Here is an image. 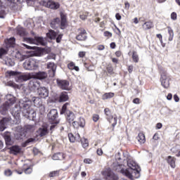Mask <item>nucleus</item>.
Masks as SVG:
<instances>
[{
	"instance_id": "44",
	"label": "nucleus",
	"mask_w": 180,
	"mask_h": 180,
	"mask_svg": "<svg viewBox=\"0 0 180 180\" xmlns=\"http://www.w3.org/2000/svg\"><path fill=\"white\" fill-rule=\"evenodd\" d=\"M36 139H33V138H30L28 139L24 143V147H26V146H27L30 143H33L35 141Z\"/></svg>"
},
{
	"instance_id": "34",
	"label": "nucleus",
	"mask_w": 180,
	"mask_h": 180,
	"mask_svg": "<svg viewBox=\"0 0 180 180\" xmlns=\"http://www.w3.org/2000/svg\"><path fill=\"white\" fill-rule=\"evenodd\" d=\"M4 140L6 141V146H11V144H12V139H11V136L6 135L4 136Z\"/></svg>"
},
{
	"instance_id": "48",
	"label": "nucleus",
	"mask_w": 180,
	"mask_h": 180,
	"mask_svg": "<svg viewBox=\"0 0 180 180\" xmlns=\"http://www.w3.org/2000/svg\"><path fill=\"white\" fill-rule=\"evenodd\" d=\"M105 114L107 116V117H111L112 115H110V110L109 108H105L104 110Z\"/></svg>"
},
{
	"instance_id": "2",
	"label": "nucleus",
	"mask_w": 180,
	"mask_h": 180,
	"mask_svg": "<svg viewBox=\"0 0 180 180\" xmlns=\"http://www.w3.org/2000/svg\"><path fill=\"white\" fill-rule=\"evenodd\" d=\"M124 162L127 163L129 169H122L121 173L129 178V179H133L134 178H140V167L132 159H128L127 160H124Z\"/></svg>"
},
{
	"instance_id": "59",
	"label": "nucleus",
	"mask_w": 180,
	"mask_h": 180,
	"mask_svg": "<svg viewBox=\"0 0 180 180\" xmlns=\"http://www.w3.org/2000/svg\"><path fill=\"white\" fill-rule=\"evenodd\" d=\"M63 38V34H59L56 38V43H60L61 39Z\"/></svg>"
},
{
	"instance_id": "43",
	"label": "nucleus",
	"mask_w": 180,
	"mask_h": 180,
	"mask_svg": "<svg viewBox=\"0 0 180 180\" xmlns=\"http://www.w3.org/2000/svg\"><path fill=\"white\" fill-rule=\"evenodd\" d=\"M58 174H59V172L58 170L51 172L49 173V176H50V178H53V176H58Z\"/></svg>"
},
{
	"instance_id": "16",
	"label": "nucleus",
	"mask_w": 180,
	"mask_h": 180,
	"mask_svg": "<svg viewBox=\"0 0 180 180\" xmlns=\"http://www.w3.org/2000/svg\"><path fill=\"white\" fill-rule=\"evenodd\" d=\"M77 118V116H75V114L72 112V111H67L66 112V120L68 123H71L72 122H74L75 119Z\"/></svg>"
},
{
	"instance_id": "25",
	"label": "nucleus",
	"mask_w": 180,
	"mask_h": 180,
	"mask_svg": "<svg viewBox=\"0 0 180 180\" xmlns=\"http://www.w3.org/2000/svg\"><path fill=\"white\" fill-rule=\"evenodd\" d=\"M52 160L55 161H57L58 160H64V154H63L62 153H56L52 156Z\"/></svg>"
},
{
	"instance_id": "27",
	"label": "nucleus",
	"mask_w": 180,
	"mask_h": 180,
	"mask_svg": "<svg viewBox=\"0 0 180 180\" xmlns=\"http://www.w3.org/2000/svg\"><path fill=\"white\" fill-rule=\"evenodd\" d=\"M167 162L172 168H175V158L172 156L167 157Z\"/></svg>"
},
{
	"instance_id": "19",
	"label": "nucleus",
	"mask_w": 180,
	"mask_h": 180,
	"mask_svg": "<svg viewBox=\"0 0 180 180\" xmlns=\"http://www.w3.org/2000/svg\"><path fill=\"white\" fill-rule=\"evenodd\" d=\"M9 122L10 120L8 118H4L0 121V131H4L6 129V126H8Z\"/></svg>"
},
{
	"instance_id": "21",
	"label": "nucleus",
	"mask_w": 180,
	"mask_h": 180,
	"mask_svg": "<svg viewBox=\"0 0 180 180\" xmlns=\"http://www.w3.org/2000/svg\"><path fill=\"white\" fill-rule=\"evenodd\" d=\"M107 120L109 122V123L112 124V127H115V126H116V124H117V116L115 115L111 116V117H106Z\"/></svg>"
},
{
	"instance_id": "58",
	"label": "nucleus",
	"mask_w": 180,
	"mask_h": 180,
	"mask_svg": "<svg viewBox=\"0 0 180 180\" xmlns=\"http://www.w3.org/2000/svg\"><path fill=\"white\" fill-rule=\"evenodd\" d=\"M72 123L73 127L77 128V127L79 126V122H77V121H75V120H74L73 122H72Z\"/></svg>"
},
{
	"instance_id": "64",
	"label": "nucleus",
	"mask_w": 180,
	"mask_h": 180,
	"mask_svg": "<svg viewBox=\"0 0 180 180\" xmlns=\"http://www.w3.org/2000/svg\"><path fill=\"white\" fill-rule=\"evenodd\" d=\"M174 100L176 101V102H179V97L178 96V95L175 94L174 96Z\"/></svg>"
},
{
	"instance_id": "55",
	"label": "nucleus",
	"mask_w": 180,
	"mask_h": 180,
	"mask_svg": "<svg viewBox=\"0 0 180 180\" xmlns=\"http://www.w3.org/2000/svg\"><path fill=\"white\" fill-rule=\"evenodd\" d=\"M84 164H92L93 161L90 158H86L84 160Z\"/></svg>"
},
{
	"instance_id": "35",
	"label": "nucleus",
	"mask_w": 180,
	"mask_h": 180,
	"mask_svg": "<svg viewBox=\"0 0 180 180\" xmlns=\"http://www.w3.org/2000/svg\"><path fill=\"white\" fill-rule=\"evenodd\" d=\"M68 105H70V103H65L63 105L62 109L60 110V115H64V113H67V112H68V110H67V107L68 106Z\"/></svg>"
},
{
	"instance_id": "23",
	"label": "nucleus",
	"mask_w": 180,
	"mask_h": 180,
	"mask_svg": "<svg viewBox=\"0 0 180 180\" xmlns=\"http://www.w3.org/2000/svg\"><path fill=\"white\" fill-rule=\"evenodd\" d=\"M153 27H154V24L151 21L146 22L142 25L143 30H150V29H153Z\"/></svg>"
},
{
	"instance_id": "56",
	"label": "nucleus",
	"mask_w": 180,
	"mask_h": 180,
	"mask_svg": "<svg viewBox=\"0 0 180 180\" xmlns=\"http://www.w3.org/2000/svg\"><path fill=\"white\" fill-rule=\"evenodd\" d=\"M93 120L94 122H98L99 120V115L94 114L93 115Z\"/></svg>"
},
{
	"instance_id": "3",
	"label": "nucleus",
	"mask_w": 180,
	"mask_h": 180,
	"mask_svg": "<svg viewBox=\"0 0 180 180\" xmlns=\"http://www.w3.org/2000/svg\"><path fill=\"white\" fill-rule=\"evenodd\" d=\"M16 98L12 94H7L6 96V102L0 108V112L1 115H6V112L11 109V108L15 105Z\"/></svg>"
},
{
	"instance_id": "33",
	"label": "nucleus",
	"mask_w": 180,
	"mask_h": 180,
	"mask_svg": "<svg viewBox=\"0 0 180 180\" xmlns=\"http://www.w3.org/2000/svg\"><path fill=\"white\" fill-rule=\"evenodd\" d=\"M32 101L33 102L34 106H40V98L39 97H32Z\"/></svg>"
},
{
	"instance_id": "52",
	"label": "nucleus",
	"mask_w": 180,
	"mask_h": 180,
	"mask_svg": "<svg viewBox=\"0 0 180 180\" xmlns=\"http://www.w3.org/2000/svg\"><path fill=\"white\" fill-rule=\"evenodd\" d=\"M176 18H177L176 13H175V12L172 13L171 19L172 20H176Z\"/></svg>"
},
{
	"instance_id": "1",
	"label": "nucleus",
	"mask_w": 180,
	"mask_h": 180,
	"mask_svg": "<svg viewBox=\"0 0 180 180\" xmlns=\"http://www.w3.org/2000/svg\"><path fill=\"white\" fill-rule=\"evenodd\" d=\"M22 112V115L27 119H34L36 117V112L32 108V101L29 100L27 98H24L20 100L18 105H15L11 109V115L16 119L19 120L20 119V113Z\"/></svg>"
},
{
	"instance_id": "53",
	"label": "nucleus",
	"mask_w": 180,
	"mask_h": 180,
	"mask_svg": "<svg viewBox=\"0 0 180 180\" xmlns=\"http://www.w3.org/2000/svg\"><path fill=\"white\" fill-rule=\"evenodd\" d=\"M132 102L135 105H140V103H141L140 98H134Z\"/></svg>"
},
{
	"instance_id": "4",
	"label": "nucleus",
	"mask_w": 180,
	"mask_h": 180,
	"mask_svg": "<svg viewBox=\"0 0 180 180\" xmlns=\"http://www.w3.org/2000/svg\"><path fill=\"white\" fill-rule=\"evenodd\" d=\"M60 18L61 22L60 21V18H55L51 21L50 26L52 29H57V27H60V29H65V26H67V15L61 13Z\"/></svg>"
},
{
	"instance_id": "41",
	"label": "nucleus",
	"mask_w": 180,
	"mask_h": 180,
	"mask_svg": "<svg viewBox=\"0 0 180 180\" xmlns=\"http://www.w3.org/2000/svg\"><path fill=\"white\" fill-rule=\"evenodd\" d=\"M25 1H26L28 5H33L34 2H36V0H17V2H19V4H22V2H25Z\"/></svg>"
},
{
	"instance_id": "17",
	"label": "nucleus",
	"mask_w": 180,
	"mask_h": 180,
	"mask_svg": "<svg viewBox=\"0 0 180 180\" xmlns=\"http://www.w3.org/2000/svg\"><path fill=\"white\" fill-rule=\"evenodd\" d=\"M30 79V75H21L15 77L16 82H24L25 81H29Z\"/></svg>"
},
{
	"instance_id": "50",
	"label": "nucleus",
	"mask_w": 180,
	"mask_h": 180,
	"mask_svg": "<svg viewBox=\"0 0 180 180\" xmlns=\"http://www.w3.org/2000/svg\"><path fill=\"white\" fill-rule=\"evenodd\" d=\"M32 171L33 169H32V167H28L25 169L24 172L25 174H32Z\"/></svg>"
},
{
	"instance_id": "14",
	"label": "nucleus",
	"mask_w": 180,
	"mask_h": 180,
	"mask_svg": "<svg viewBox=\"0 0 180 180\" xmlns=\"http://www.w3.org/2000/svg\"><path fill=\"white\" fill-rule=\"evenodd\" d=\"M10 154H13V155H18V154L22 153V148L18 146H13L9 148Z\"/></svg>"
},
{
	"instance_id": "10",
	"label": "nucleus",
	"mask_w": 180,
	"mask_h": 180,
	"mask_svg": "<svg viewBox=\"0 0 180 180\" xmlns=\"http://www.w3.org/2000/svg\"><path fill=\"white\" fill-rule=\"evenodd\" d=\"M48 72L49 74V77L53 78L56 75V71L57 70V65H55L54 63H47Z\"/></svg>"
},
{
	"instance_id": "39",
	"label": "nucleus",
	"mask_w": 180,
	"mask_h": 180,
	"mask_svg": "<svg viewBox=\"0 0 180 180\" xmlns=\"http://www.w3.org/2000/svg\"><path fill=\"white\" fill-rule=\"evenodd\" d=\"M132 60L134 63H139V55L137 54V52L133 51Z\"/></svg>"
},
{
	"instance_id": "57",
	"label": "nucleus",
	"mask_w": 180,
	"mask_h": 180,
	"mask_svg": "<svg viewBox=\"0 0 180 180\" xmlns=\"http://www.w3.org/2000/svg\"><path fill=\"white\" fill-rule=\"evenodd\" d=\"M4 54H6V51L4 49L1 48L0 49V58L2 57Z\"/></svg>"
},
{
	"instance_id": "51",
	"label": "nucleus",
	"mask_w": 180,
	"mask_h": 180,
	"mask_svg": "<svg viewBox=\"0 0 180 180\" xmlns=\"http://www.w3.org/2000/svg\"><path fill=\"white\" fill-rule=\"evenodd\" d=\"M68 67L69 70H74V68H75V64L72 62L68 65Z\"/></svg>"
},
{
	"instance_id": "47",
	"label": "nucleus",
	"mask_w": 180,
	"mask_h": 180,
	"mask_svg": "<svg viewBox=\"0 0 180 180\" xmlns=\"http://www.w3.org/2000/svg\"><path fill=\"white\" fill-rule=\"evenodd\" d=\"M79 124L80 127H84L85 126V120L84 118H79Z\"/></svg>"
},
{
	"instance_id": "46",
	"label": "nucleus",
	"mask_w": 180,
	"mask_h": 180,
	"mask_svg": "<svg viewBox=\"0 0 180 180\" xmlns=\"http://www.w3.org/2000/svg\"><path fill=\"white\" fill-rule=\"evenodd\" d=\"M79 18L82 20H85L86 18H88V13H83L80 14Z\"/></svg>"
},
{
	"instance_id": "30",
	"label": "nucleus",
	"mask_w": 180,
	"mask_h": 180,
	"mask_svg": "<svg viewBox=\"0 0 180 180\" xmlns=\"http://www.w3.org/2000/svg\"><path fill=\"white\" fill-rule=\"evenodd\" d=\"M27 56L25 55H22V53L19 51H17L15 53V58L20 60V61H23V60H26Z\"/></svg>"
},
{
	"instance_id": "38",
	"label": "nucleus",
	"mask_w": 180,
	"mask_h": 180,
	"mask_svg": "<svg viewBox=\"0 0 180 180\" xmlns=\"http://www.w3.org/2000/svg\"><path fill=\"white\" fill-rule=\"evenodd\" d=\"M17 33L20 34V36H25L26 34V31L23 27H18L17 29Z\"/></svg>"
},
{
	"instance_id": "36",
	"label": "nucleus",
	"mask_w": 180,
	"mask_h": 180,
	"mask_svg": "<svg viewBox=\"0 0 180 180\" xmlns=\"http://www.w3.org/2000/svg\"><path fill=\"white\" fill-rule=\"evenodd\" d=\"M6 77H18V72L15 71H7L6 73Z\"/></svg>"
},
{
	"instance_id": "5",
	"label": "nucleus",
	"mask_w": 180,
	"mask_h": 180,
	"mask_svg": "<svg viewBox=\"0 0 180 180\" xmlns=\"http://www.w3.org/2000/svg\"><path fill=\"white\" fill-rule=\"evenodd\" d=\"M23 68L28 71H34V70H37L39 68V60L33 58H29L25 60L22 64Z\"/></svg>"
},
{
	"instance_id": "9",
	"label": "nucleus",
	"mask_w": 180,
	"mask_h": 180,
	"mask_svg": "<svg viewBox=\"0 0 180 180\" xmlns=\"http://www.w3.org/2000/svg\"><path fill=\"white\" fill-rule=\"evenodd\" d=\"M57 85L60 89H63L65 91H70L71 89V87H70V82L67 80H62L60 79H58L56 80Z\"/></svg>"
},
{
	"instance_id": "26",
	"label": "nucleus",
	"mask_w": 180,
	"mask_h": 180,
	"mask_svg": "<svg viewBox=\"0 0 180 180\" xmlns=\"http://www.w3.org/2000/svg\"><path fill=\"white\" fill-rule=\"evenodd\" d=\"M137 140L141 144H144V143H146V136H144V134L139 133L137 136Z\"/></svg>"
},
{
	"instance_id": "29",
	"label": "nucleus",
	"mask_w": 180,
	"mask_h": 180,
	"mask_svg": "<svg viewBox=\"0 0 180 180\" xmlns=\"http://www.w3.org/2000/svg\"><path fill=\"white\" fill-rule=\"evenodd\" d=\"M115 96V93H105L102 96V99L103 101L106 100V99H110L111 98H113Z\"/></svg>"
},
{
	"instance_id": "28",
	"label": "nucleus",
	"mask_w": 180,
	"mask_h": 180,
	"mask_svg": "<svg viewBox=\"0 0 180 180\" xmlns=\"http://www.w3.org/2000/svg\"><path fill=\"white\" fill-rule=\"evenodd\" d=\"M68 99V94H67V92L61 93L59 98V102H66Z\"/></svg>"
},
{
	"instance_id": "40",
	"label": "nucleus",
	"mask_w": 180,
	"mask_h": 180,
	"mask_svg": "<svg viewBox=\"0 0 180 180\" xmlns=\"http://www.w3.org/2000/svg\"><path fill=\"white\" fill-rule=\"evenodd\" d=\"M25 129L26 131H34L36 130V127L34 125H27Z\"/></svg>"
},
{
	"instance_id": "22",
	"label": "nucleus",
	"mask_w": 180,
	"mask_h": 180,
	"mask_svg": "<svg viewBox=\"0 0 180 180\" xmlns=\"http://www.w3.org/2000/svg\"><path fill=\"white\" fill-rule=\"evenodd\" d=\"M35 78H37V79H46V78H47V72H38L35 73Z\"/></svg>"
},
{
	"instance_id": "61",
	"label": "nucleus",
	"mask_w": 180,
	"mask_h": 180,
	"mask_svg": "<svg viewBox=\"0 0 180 180\" xmlns=\"http://www.w3.org/2000/svg\"><path fill=\"white\" fill-rule=\"evenodd\" d=\"M156 37L159 39L160 43H162V35L161 34H158Z\"/></svg>"
},
{
	"instance_id": "45",
	"label": "nucleus",
	"mask_w": 180,
	"mask_h": 180,
	"mask_svg": "<svg viewBox=\"0 0 180 180\" xmlns=\"http://www.w3.org/2000/svg\"><path fill=\"white\" fill-rule=\"evenodd\" d=\"M23 47H25L28 50H36L37 49V46H30L28 45H26L25 44H22Z\"/></svg>"
},
{
	"instance_id": "49",
	"label": "nucleus",
	"mask_w": 180,
	"mask_h": 180,
	"mask_svg": "<svg viewBox=\"0 0 180 180\" xmlns=\"http://www.w3.org/2000/svg\"><path fill=\"white\" fill-rule=\"evenodd\" d=\"M4 175H6V176H11L12 175V171L11 169L5 170Z\"/></svg>"
},
{
	"instance_id": "62",
	"label": "nucleus",
	"mask_w": 180,
	"mask_h": 180,
	"mask_svg": "<svg viewBox=\"0 0 180 180\" xmlns=\"http://www.w3.org/2000/svg\"><path fill=\"white\" fill-rule=\"evenodd\" d=\"M97 154L98 155H102V154H103V150H102L101 148L97 149Z\"/></svg>"
},
{
	"instance_id": "60",
	"label": "nucleus",
	"mask_w": 180,
	"mask_h": 180,
	"mask_svg": "<svg viewBox=\"0 0 180 180\" xmlns=\"http://www.w3.org/2000/svg\"><path fill=\"white\" fill-rule=\"evenodd\" d=\"M104 36L107 37H112V33L106 31L104 32Z\"/></svg>"
},
{
	"instance_id": "6",
	"label": "nucleus",
	"mask_w": 180,
	"mask_h": 180,
	"mask_svg": "<svg viewBox=\"0 0 180 180\" xmlns=\"http://www.w3.org/2000/svg\"><path fill=\"white\" fill-rule=\"evenodd\" d=\"M39 4L42 6H45V8H49V9H58L60 8V4L53 1L41 0Z\"/></svg>"
},
{
	"instance_id": "13",
	"label": "nucleus",
	"mask_w": 180,
	"mask_h": 180,
	"mask_svg": "<svg viewBox=\"0 0 180 180\" xmlns=\"http://www.w3.org/2000/svg\"><path fill=\"white\" fill-rule=\"evenodd\" d=\"M58 117V112L56 109H52L48 113V118L50 122H54Z\"/></svg>"
},
{
	"instance_id": "18",
	"label": "nucleus",
	"mask_w": 180,
	"mask_h": 180,
	"mask_svg": "<svg viewBox=\"0 0 180 180\" xmlns=\"http://www.w3.org/2000/svg\"><path fill=\"white\" fill-rule=\"evenodd\" d=\"M77 40L79 41H82L84 40H86V31L84 29L80 30L79 34L76 37Z\"/></svg>"
},
{
	"instance_id": "7",
	"label": "nucleus",
	"mask_w": 180,
	"mask_h": 180,
	"mask_svg": "<svg viewBox=\"0 0 180 180\" xmlns=\"http://www.w3.org/2000/svg\"><path fill=\"white\" fill-rule=\"evenodd\" d=\"M25 41L30 44H35L36 46H44V39L41 37H36L32 38H25Z\"/></svg>"
},
{
	"instance_id": "63",
	"label": "nucleus",
	"mask_w": 180,
	"mask_h": 180,
	"mask_svg": "<svg viewBox=\"0 0 180 180\" xmlns=\"http://www.w3.org/2000/svg\"><path fill=\"white\" fill-rule=\"evenodd\" d=\"M97 50H100V51L105 50V46H103V45H98L97 46Z\"/></svg>"
},
{
	"instance_id": "24",
	"label": "nucleus",
	"mask_w": 180,
	"mask_h": 180,
	"mask_svg": "<svg viewBox=\"0 0 180 180\" xmlns=\"http://www.w3.org/2000/svg\"><path fill=\"white\" fill-rule=\"evenodd\" d=\"M46 37L51 40H54L57 37V32H54L53 30H50L48 33H46Z\"/></svg>"
},
{
	"instance_id": "31",
	"label": "nucleus",
	"mask_w": 180,
	"mask_h": 180,
	"mask_svg": "<svg viewBox=\"0 0 180 180\" xmlns=\"http://www.w3.org/2000/svg\"><path fill=\"white\" fill-rule=\"evenodd\" d=\"M6 43V47H13V45L15 44V38L11 37L9 39H7Z\"/></svg>"
},
{
	"instance_id": "11",
	"label": "nucleus",
	"mask_w": 180,
	"mask_h": 180,
	"mask_svg": "<svg viewBox=\"0 0 180 180\" xmlns=\"http://www.w3.org/2000/svg\"><path fill=\"white\" fill-rule=\"evenodd\" d=\"M171 79L169 77L167 76V75L164 74L162 75L161 78H160V82L162 86L165 88V89H167V88H169V81Z\"/></svg>"
},
{
	"instance_id": "12",
	"label": "nucleus",
	"mask_w": 180,
	"mask_h": 180,
	"mask_svg": "<svg viewBox=\"0 0 180 180\" xmlns=\"http://www.w3.org/2000/svg\"><path fill=\"white\" fill-rule=\"evenodd\" d=\"M37 93L40 98H47L49 96V90L46 87H39L37 89Z\"/></svg>"
},
{
	"instance_id": "20",
	"label": "nucleus",
	"mask_w": 180,
	"mask_h": 180,
	"mask_svg": "<svg viewBox=\"0 0 180 180\" xmlns=\"http://www.w3.org/2000/svg\"><path fill=\"white\" fill-rule=\"evenodd\" d=\"M68 138L70 143H75V141H79L80 140L79 134H76L75 136L72 134H68Z\"/></svg>"
},
{
	"instance_id": "15",
	"label": "nucleus",
	"mask_w": 180,
	"mask_h": 180,
	"mask_svg": "<svg viewBox=\"0 0 180 180\" xmlns=\"http://www.w3.org/2000/svg\"><path fill=\"white\" fill-rule=\"evenodd\" d=\"M37 133L40 137H44L49 134V129L47 127L42 126L38 129Z\"/></svg>"
},
{
	"instance_id": "54",
	"label": "nucleus",
	"mask_w": 180,
	"mask_h": 180,
	"mask_svg": "<svg viewBox=\"0 0 180 180\" xmlns=\"http://www.w3.org/2000/svg\"><path fill=\"white\" fill-rule=\"evenodd\" d=\"M85 54H86V51H80L79 52V57L80 58H84V57H85Z\"/></svg>"
},
{
	"instance_id": "37",
	"label": "nucleus",
	"mask_w": 180,
	"mask_h": 180,
	"mask_svg": "<svg viewBox=\"0 0 180 180\" xmlns=\"http://www.w3.org/2000/svg\"><path fill=\"white\" fill-rule=\"evenodd\" d=\"M168 33H169V41H172L174 39V30L171 29V27H168Z\"/></svg>"
},
{
	"instance_id": "42",
	"label": "nucleus",
	"mask_w": 180,
	"mask_h": 180,
	"mask_svg": "<svg viewBox=\"0 0 180 180\" xmlns=\"http://www.w3.org/2000/svg\"><path fill=\"white\" fill-rule=\"evenodd\" d=\"M82 146L84 148H86V147H88V146H89V143H88V139H83L82 140Z\"/></svg>"
},
{
	"instance_id": "32",
	"label": "nucleus",
	"mask_w": 180,
	"mask_h": 180,
	"mask_svg": "<svg viewBox=\"0 0 180 180\" xmlns=\"http://www.w3.org/2000/svg\"><path fill=\"white\" fill-rule=\"evenodd\" d=\"M15 137L18 139V140H22V139H25V137H26V131L22 130L21 132L17 134Z\"/></svg>"
},
{
	"instance_id": "8",
	"label": "nucleus",
	"mask_w": 180,
	"mask_h": 180,
	"mask_svg": "<svg viewBox=\"0 0 180 180\" xmlns=\"http://www.w3.org/2000/svg\"><path fill=\"white\" fill-rule=\"evenodd\" d=\"M101 174L105 176V178H106V179H108V180L119 179V177L117 176V175L113 173V172H112V170L110 168L105 169L101 172Z\"/></svg>"
}]
</instances>
